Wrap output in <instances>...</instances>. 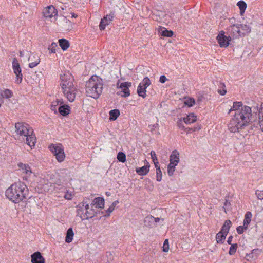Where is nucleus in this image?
Instances as JSON below:
<instances>
[{
  "label": "nucleus",
  "instance_id": "nucleus-18",
  "mask_svg": "<svg viewBox=\"0 0 263 263\" xmlns=\"http://www.w3.org/2000/svg\"><path fill=\"white\" fill-rule=\"evenodd\" d=\"M179 153L177 150H174L170 156V164L171 165H177L179 162Z\"/></svg>",
  "mask_w": 263,
  "mask_h": 263
},
{
  "label": "nucleus",
  "instance_id": "nucleus-16",
  "mask_svg": "<svg viewBox=\"0 0 263 263\" xmlns=\"http://www.w3.org/2000/svg\"><path fill=\"white\" fill-rule=\"evenodd\" d=\"M245 103L249 105L250 108H251V110H252V112L255 115H257L258 114L259 107V103L256 102L255 100L249 99H246Z\"/></svg>",
  "mask_w": 263,
  "mask_h": 263
},
{
  "label": "nucleus",
  "instance_id": "nucleus-32",
  "mask_svg": "<svg viewBox=\"0 0 263 263\" xmlns=\"http://www.w3.org/2000/svg\"><path fill=\"white\" fill-rule=\"evenodd\" d=\"M227 235L224 234L220 231L219 232L216 236V239L217 243H223V241L226 239Z\"/></svg>",
  "mask_w": 263,
  "mask_h": 263
},
{
  "label": "nucleus",
  "instance_id": "nucleus-25",
  "mask_svg": "<svg viewBox=\"0 0 263 263\" xmlns=\"http://www.w3.org/2000/svg\"><path fill=\"white\" fill-rule=\"evenodd\" d=\"M247 114L249 115H253L252 110H251V108H250L249 105H243L242 104V107H241L240 112L238 115H246Z\"/></svg>",
  "mask_w": 263,
  "mask_h": 263
},
{
  "label": "nucleus",
  "instance_id": "nucleus-44",
  "mask_svg": "<svg viewBox=\"0 0 263 263\" xmlns=\"http://www.w3.org/2000/svg\"><path fill=\"white\" fill-rule=\"evenodd\" d=\"M176 165H171V164L169 163L167 166V173L169 176H173L174 172L175 170V167Z\"/></svg>",
  "mask_w": 263,
  "mask_h": 263
},
{
  "label": "nucleus",
  "instance_id": "nucleus-33",
  "mask_svg": "<svg viewBox=\"0 0 263 263\" xmlns=\"http://www.w3.org/2000/svg\"><path fill=\"white\" fill-rule=\"evenodd\" d=\"M86 204H89L87 203V201L84 199L81 203H79V204L77 206V212L78 215H82L83 209H85V205Z\"/></svg>",
  "mask_w": 263,
  "mask_h": 263
},
{
  "label": "nucleus",
  "instance_id": "nucleus-50",
  "mask_svg": "<svg viewBox=\"0 0 263 263\" xmlns=\"http://www.w3.org/2000/svg\"><path fill=\"white\" fill-rule=\"evenodd\" d=\"M162 174L160 168H157V170H156L157 180L158 181H160L162 179Z\"/></svg>",
  "mask_w": 263,
  "mask_h": 263
},
{
  "label": "nucleus",
  "instance_id": "nucleus-5",
  "mask_svg": "<svg viewBox=\"0 0 263 263\" xmlns=\"http://www.w3.org/2000/svg\"><path fill=\"white\" fill-rule=\"evenodd\" d=\"M230 121L228 127L232 133L239 132L249 123L257 120V116H234Z\"/></svg>",
  "mask_w": 263,
  "mask_h": 263
},
{
  "label": "nucleus",
  "instance_id": "nucleus-37",
  "mask_svg": "<svg viewBox=\"0 0 263 263\" xmlns=\"http://www.w3.org/2000/svg\"><path fill=\"white\" fill-rule=\"evenodd\" d=\"M183 120L186 124L193 123L196 121L197 116H186L183 118Z\"/></svg>",
  "mask_w": 263,
  "mask_h": 263
},
{
  "label": "nucleus",
  "instance_id": "nucleus-63",
  "mask_svg": "<svg viewBox=\"0 0 263 263\" xmlns=\"http://www.w3.org/2000/svg\"><path fill=\"white\" fill-rule=\"evenodd\" d=\"M119 116H109V120L115 121L117 120Z\"/></svg>",
  "mask_w": 263,
  "mask_h": 263
},
{
  "label": "nucleus",
  "instance_id": "nucleus-21",
  "mask_svg": "<svg viewBox=\"0 0 263 263\" xmlns=\"http://www.w3.org/2000/svg\"><path fill=\"white\" fill-rule=\"evenodd\" d=\"M28 60L30 61V63L29 64V67L31 68L36 66L40 62V59L38 56H30Z\"/></svg>",
  "mask_w": 263,
  "mask_h": 263
},
{
  "label": "nucleus",
  "instance_id": "nucleus-28",
  "mask_svg": "<svg viewBox=\"0 0 263 263\" xmlns=\"http://www.w3.org/2000/svg\"><path fill=\"white\" fill-rule=\"evenodd\" d=\"M0 95L2 99L3 98L9 99L13 96V93L11 90L5 89L1 92Z\"/></svg>",
  "mask_w": 263,
  "mask_h": 263
},
{
  "label": "nucleus",
  "instance_id": "nucleus-23",
  "mask_svg": "<svg viewBox=\"0 0 263 263\" xmlns=\"http://www.w3.org/2000/svg\"><path fill=\"white\" fill-rule=\"evenodd\" d=\"M149 171V165L147 163V164L144 165L141 167H138L136 168V172L140 175H145Z\"/></svg>",
  "mask_w": 263,
  "mask_h": 263
},
{
  "label": "nucleus",
  "instance_id": "nucleus-62",
  "mask_svg": "<svg viewBox=\"0 0 263 263\" xmlns=\"http://www.w3.org/2000/svg\"><path fill=\"white\" fill-rule=\"evenodd\" d=\"M232 239H233V236H230L228 237V240H227V242H228V244L231 245Z\"/></svg>",
  "mask_w": 263,
  "mask_h": 263
},
{
  "label": "nucleus",
  "instance_id": "nucleus-51",
  "mask_svg": "<svg viewBox=\"0 0 263 263\" xmlns=\"http://www.w3.org/2000/svg\"><path fill=\"white\" fill-rule=\"evenodd\" d=\"M255 194L258 199H263V191L257 190L255 192Z\"/></svg>",
  "mask_w": 263,
  "mask_h": 263
},
{
  "label": "nucleus",
  "instance_id": "nucleus-42",
  "mask_svg": "<svg viewBox=\"0 0 263 263\" xmlns=\"http://www.w3.org/2000/svg\"><path fill=\"white\" fill-rule=\"evenodd\" d=\"M184 103L188 107H192L195 104V100L193 98H189L184 101Z\"/></svg>",
  "mask_w": 263,
  "mask_h": 263
},
{
  "label": "nucleus",
  "instance_id": "nucleus-39",
  "mask_svg": "<svg viewBox=\"0 0 263 263\" xmlns=\"http://www.w3.org/2000/svg\"><path fill=\"white\" fill-rule=\"evenodd\" d=\"M239 26L240 27V29L243 31L242 32L245 33V35L251 32V29L249 26L246 24H239Z\"/></svg>",
  "mask_w": 263,
  "mask_h": 263
},
{
  "label": "nucleus",
  "instance_id": "nucleus-12",
  "mask_svg": "<svg viewBox=\"0 0 263 263\" xmlns=\"http://www.w3.org/2000/svg\"><path fill=\"white\" fill-rule=\"evenodd\" d=\"M118 87L121 89V91L118 92V95L121 96L123 97H127L130 96V92L129 88L132 86V83L128 82H125L121 83L119 86V83H117Z\"/></svg>",
  "mask_w": 263,
  "mask_h": 263
},
{
  "label": "nucleus",
  "instance_id": "nucleus-3",
  "mask_svg": "<svg viewBox=\"0 0 263 263\" xmlns=\"http://www.w3.org/2000/svg\"><path fill=\"white\" fill-rule=\"evenodd\" d=\"M61 86L64 95L70 102H73L76 98L77 89L73 83V78L71 74L68 73L60 76Z\"/></svg>",
  "mask_w": 263,
  "mask_h": 263
},
{
  "label": "nucleus",
  "instance_id": "nucleus-2",
  "mask_svg": "<svg viewBox=\"0 0 263 263\" xmlns=\"http://www.w3.org/2000/svg\"><path fill=\"white\" fill-rule=\"evenodd\" d=\"M15 127L17 134L32 149L35 146L36 140L33 129L28 124L23 122L15 123Z\"/></svg>",
  "mask_w": 263,
  "mask_h": 263
},
{
  "label": "nucleus",
  "instance_id": "nucleus-6",
  "mask_svg": "<svg viewBox=\"0 0 263 263\" xmlns=\"http://www.w3.org/2000/svg\"><path fill=\"white\" fill-rule=\"evenodd\" d=\"M49 148L56 156V159L59 162H61L64 160L65 155L63 147L61 144H59L58 145L52 144L49 146Z\"/></svg>",
  "mask_w": 263,
  "mask_h": 263
},
{
  "label": "nucleus",
  "instance_id": "nucleus-57",
  "mask_svg": "<svg viewBox=\"0 0 263 263\" xmlns=\"http://www.w3.org/2000/svg\"><path fill=\"white\" fill-rule=\"evenodd\" d=\"M177 125L179 128L183 129L184 128V126L183 124H182L181 119L179 120V121L177 122Z\"/></svg>",
  "mask_w": 263,
  "mask_h": 263
},
{
  "label": "nucleus",
  "instance_id": "nucleus-27",
  "mask_svg": "<svg viewBox=\"0 0 263 263\" xmlns=\"http://www.w3.org/2000/svg\"><path fill=\"white\" fill-rule=\"evenodd\" d=\"M144 224L146 227H153L155 226V217L150 215L145 217Z\"/></svg>",
  "mask_w": 263,
  "mask_h": 263
},
{
  "label": "nucleus",
  "instance_id": "nucleus-35",
  "mask_svg": "<svg viewBox=\"0 0 263 263\" xmlns=\"http://www.w3.org/2000/svg\"><path fill=\"white\" fill-rule=\"evenodd\" d=\"M261 252V250L259 249H254L252 252L247 254V256L250 258L253 259L254 257H257Z\"/></svg>",
  "mask_w": 263,
  "mask_h": 263
},
{
  "label": "nucleus",
  "instance_id": "nucleus-40",
  "mask_svg": "<svg viewBox=\"0 0 263 263\" xmlns=\"http://www.w3.org/2000/svg\"><path fill=\"white\" fill-rule=\"evenodd\" d=\"M105 19L106 18H103L101 20L99 24V29L101 30H103L105 28V27L109 24L108 21H106Z\"/></svg>",
  "mask_w": 263,
  "mask_h": 263
},
{
  "label": "nucleus",
  "instance_id": "nucleus-31",
  "mask_svg": "<svg viewBox=\"0 0 263 263\" xmlns=\"http://www.w3.org/2000/svg\"><path fill=\"white\" fill-rule=\"evenodd\" d=\"M161 35L165 37H172L173 35V32L172 30H168L165 28H161L159 30Z\"/></svg>",
  "mask_w": 263,
  "mask_h": 263
},
{
  "label": "nucleus",
  "instance_id": "nucleus-26",
  "mask_svg": "<svg viewBox=\"0 0 263 263\" xmlns=\"http://www.w3.org/2000/svg\"><path fill=\"white\" fill-rule=\"evenodd\" d=\"M59 44L63 51L66 50L70 46L69 41L64 38L59 40Z\"/></svg>",
  "mask_w": 263,
  "mask_h": 263
},
{
  "label": "nucleus",
  "instance_id": "nucleus-55",
  "mask_svg": "<svg viewBox=\"0 0 263 263\" xmlns=\"http://www.w3.org/2000/svg\"><path fill=\"white\" fill-rule=\"evenodd\" d=\"M167 80L166 77L164 75H162L160 77L159 82L161 83H164Z\"/></svg>",
  "mask_w": 263,
  "mask_h": 263
},
{
  "label": "nucleus",
  "instance_id": "nucleus-43",
  "mask_svg": "<svg viewBox=\"0 0 263 263\" xmlns=\"http://www.w3.org/2000/svg\"><path fill=\"white\" fill-rule=\"evenodd\" d=\"M237 247H238V245L237 243L231 244V246L230 248V250L229 251V254L230 255H233L235 254V253L236 252Z\"/></svg>",
  "mask_w": 263,
  "mask_h": 263
},
{
  "label": "nucleus",
  "instance_id": "nucleus-9",
  "mask_svg": "<svg viewBox=\"0 0 263 263\" xmlns=\"http://www.w3.org/2000/svg\"><path fill=\"white\" fill-rule=\"evenodd\" d=\"M217 42L220 47H227L230 45V42L232 40L230 36H227L225 35L224 31H221L216 37Z\"/></svg>",
  "mask_w": 263,
  "mask_h": 263
},
{
  "label": "nucleus",
  "instance_id": "nucleus-49",
  "mask_svg": "<svg viewBox=\"0 0 263 263\" xmlns=\"http://www.w3.org/2000/svg\"><path fill=\"white\" fill-rule=\"evenodd\" d=\"M169 250V244H168V240L165 239L163 243V251L164 252H167Z\"/></svg>",
  "mask_w": 263,
  "mask_h": 263
},
{
  "label": "nucleus",
  "instance_id": "nucleus-60",
  "mask_svg": "<svg viewBox=\"0 0 263 263\" xmlns=\"http://www.w3.org/2000/svg\"><path fill=\"white\" fill-rule=\"evenodd\" d=\"M151 157H152V160H156L157 158V156H156V154L155 153V152L153 151H151Z\"/></svg>",
  "mask_w": 263,
  "mask_h": 263
},
{
  "label": "nucleus",
  "instance_id": "nucleus-38",
  "mask_svg": "<svg viewBox=\"0 0 263 263\" xmlns=\"http://www.w3.org/2000/svg\"><path fill=\"white\" fill-rule=\"evenodd\" d=\"M119 203L118 200H116L112 202L111 205L106 210V212L107 213V215H105V216L107 217L110 215V214L114 210L116 206Z\"/></svg>",
  "mask_w": 263,
  "mask_h": 263
},
{
  "label": "nucleus",
  "instance_id": "nucleus-56",
  "mask_svg": "<svg viewBox=\"0 0 263 263\" xmlns=\"http://www.w3.org/2000/svg\"><path fill=\"white\" fill-rule=\"evenodd\" d=\"M259 124L261 130L263 131V116H258Z\"/></svg>",
  "mask_w": 263,
  "mask_h": 263
},
{
  "label": "nucleus",
  "instance_id": "nucleus-20",
  "mask_svg": "<svg viewBox=\"0 0 263 263\" xmlns=\"http://www.w3.org/2000/svg\"><path fill=\"white\" fill-rule=\"evenodd\" d=\"M58 112L60 115H68L70 113V107L63 103L58 107Z\"/></svg>",
  "mask_w": 263,
  "mask_h": 263
},
{
  "label": "nucleus",
  "instance_id": "nucleus-47",
  "mask_svg": "<svg viewBox=\"0 0 263 263\" xmlns=\"http://www.w3.org/2000/svg\"><path fill=\"white\" fill-rule=\"evenodd\" d=\"M115 12H111L109 14L106 15L103 18H106L105 20L110 23L115 17Z\"/></svg>",
  "mask_w": 263,
  "mask_h": 263
},
{
  "label": "nucleus",
  "instance_id": "nucleus-54",
  "mask_svg": "<svg viewBox=\"0 0 263 263\" xmlns=\"http://www.w3.org/2000/svg\"><path fill=\"white\" fill-rule=\"evenodd\" d=\"M54 103L55 102H52L51 105H50V109L53 112L54 114H57L58 112V107L55 106Z\"/></svg>",
  "mask_w": 263,
  "mask_h": 263
},
{
  "label": "nucleus",
  "instance_id": "nucleus-4",
  "mask_svg": "<svg viewBox=\"0 0 263 263\" xmlns=\"http://www.w3.org/2000/svg\"><path fill=\"white\" fill-rule=\"evenodd\" d=\"M103 81L99 77L93 75L86 83V93L87 96L94 99H97L101 94L103 90Z\"/></svg>",
  "mask_w": 263,
  "mask_h": 263
},
{
  "label": "nucleus",
  "instance_id": "nucleus-30",
  "mask_svg": "<svg viewBox=\"0 0 263 263\" xmlns=\"http://www.w3.org/2000/svg\"><path fill=\"white\" fill-rule=\"evenodd\" d=\"M242 102H234L233 105L232 107H231L228 112V114H230L232 110L234 111H240L241 107H242Z\"/></svg>",
  "mask_w": 263,
  "mask_h": 263
},
{
  "label": "nucleus",
  "instance_id": "nucleus-46",
  "mask_svg": "<svg viewBox=\"0 0 263 263\" xmlns=\"http://www.w3.org/2000/svg\"><path fill=\"white\" fill-rule=\"evenodd\" d=\"M58 46L57 43L53 42L51 43V44L48 47V50L50 51L51 53H55L56 52V48H57Z\"/></svg>",
  "mask_w": 263,
  "mask_h": 263
},
{
  "label": "nucleus",
  "instance_id": "nucleus-59",
  "mask_svg": "<svg viewBox=\"0 0 263 263\" xmlns=\"http://www.w3.org/2000/svg\"><path fill=\"white\" fill-rule=\"evenodd\" d=\"M260 114L263 115V102L261 103V104L260 105V107H259V109L258 115H260Z\"/></svg>",
  "mask_w": 263,
  "mask_h": 263
},
{
  "label": "nucleus",
  "instance_id": "nucleus-10",
  "mask_svg": "<svg viewBox=\"0 0 263 263\" xmlns=\"http://www.w3.org/2000/svg\"><path fill=\"white\" fill-rule=\"evenodd\" d=\"M57 24L63 30L66 31L71 30L73 28L72 22L63 16L59 19Z\"/></svg>",
  "mask_w": 263,
  "mask_h": 263
},
{
  "label": "nucleus",
  "instance_id": "nucleus-36",
  "mask_svg": "<svg viewBox=\"0 0 263 263\" xmlns=\"http://www.w3.org/2000/svg\"><path fill=\"white\" fill-rule=\"evenodd\" d=\"M252 213L251 212H247L245 215V219L243 220V224L245 226L248 227V225L250 224L251 217H252Z\"/></svg>",
  "mask_w": 263,
  "mask_h": 263
},
{
  "label": "nucleus",
  "instance_id": "nucleus-17",
  "mask_svg": "<svg viewBox=\"0 0 263 263\" xmlns=\"http://www.w3.org/2000/svg\"><path fill=\"white\" fill-rule=\"evenodd\" d=\"M32 263H45V259L40 252H36L31 256Z\"/></svg>",
  "mask_w": 263,
  "mask_h": 263
},
{
  "label": "nucleus",
  "instance_id": "nucleus-15",
  "mask_svg": "<svg viewBox=\"0 0 263 263\" xmlns=\"http://www.w3.org/2000/svg\"><path fill=\"white\" fill-rule=\"evenodd\" d=\"M43 13L44 16L46 18H51L58 15L57 9L52 5L49 6L45 8Z\"/></svg>",
  "mask_w": 263,
  "mask_h": 263
},
{
  "label": "nucleus",
  "instance_id": "nucleus-1",
  "mask_svg": "<svg viewBox=\"0 0 263 263\" xmlns=\"http://www.w3.org/2000/svg\"><path fill=\"white\" fill-rule=\"evenodd\" d=\"M5 195L15 203L25 201L30 198L28 189L24 182L21 181L12 184L8 188L5 192Z\"/></svg>",
  "mask_w": 263,
  "mask_h": 263
},
{
  "label": "nucleus",
  "instance_id": "nucleus-58",
  "mask_svg": "<svg viewBox=\"0 0 263 263\" xmlns=\"http://www.w3.org/2000/svg\"><path fill=\"white\" fill-rule=\"evenodd\" d=\"M54 102H55V103H54L55 106H57L58 107L63 103V101L62 100L58 99H57V100L56 101H54Z\"/></svg>",
  "mask_w": 263,
  "mask_h": 263
},
{
  "label": "nucleus",
  "instance_id": "nucleus-14",
  "mask_svg": "<svg viewBox=\"0 0 263 263\" xmlns=\"http://www.w3.org/2000/svg\"><path fill=\"white\" fill-rule=\"evenodd\" d=\"M18 166L20 168V170H21L22 173L25 175L23 177V179L27 180L28 177H29L32 174V172L30 166L28 164L20 162L18 164Z\"/></svg>",
  "mask_w": 263,
  "mask_h": 263
},
{
  "label": "nucleus",
  "instance_id": "nucleus-13",
  "mask_svg": "<svg viewBox=\"0 0 263 263\" xmlns=\"http://www.w3.org/2000/svg\"><path fill=\"white\" fill-rule=\"evenodd\" d=\"M85 213L80 216L82 220L92 218L97 214V211L93 209V208H92L90 205L89 206V204H86L85 205Z\"/></svg>",
  "mask_w": 263,
  "mask_h": 263
},
{
  "label": "nucleus",
  "instance_id": "nucleus-53",
  "mask_svg": "<svg viewBox=\"0 0 263 263\" xmlns=\"http://www.w3.org/2000/svg\"><path fill=\"white\" fill-rule=\"evenodd\" d=\"M120 111L118 109H114L109 111V115H120Z\"/></svg>",
  "mask_w": 263,
  "mask_h": 263
},
{
  "label": "nucleus",
  "instance_id": "nucleus-45",
  "mask_svg": "<svg viewBox=\"0 0 263 263\" xmlns=\"http://www.w3.org/2000/svg\"><path fill=\"white\" fill-rule=\"evenodd\" d=\"M219 84H220V86L222 88V90L219 89L218 90V92L220 95L223 96L227 93L226 86L223 83L220 82Z\"/></svg>",
  "mask_w": 263,
  "mask_h": 263
},
{
  "label": "nucleus",
  "instance_id": "nucleus-29",
  "mask_svg": "<svg viewBox=\"0 0 263 263\" xmlns=\"http://www.w3.org/2000/svg\"><path fill=\"white\" fill-rule=\"evenodd\" d=\"M74 233L72 228H69L66 232V236L65 237V241L67 243H70L73 239Z\"/></svg>",
  "mask_w": 263,
  "mask_h": 263
},
{
  "label": "nucleus",
  "instance_id": "nucleus-61",
  "mask_svg": "<svg viewBox=\"0 0 263 263\" xmlns=\"http://www.w3.org/2000/svg\"><path fill=\"white\" fill-rule=\"evenodd\" d=\"M229 197L226 196L225 197V202L224 203V206H227L228 204H230V202L229 201Z\"/></svg>",
  "mask_w": 263,
  "mask_h": 263
},
{
  "label": "nucleus",
  "instance_id": "nucleus-19",
  "mask_svg": "<svg viewBox=\"0 0 263 263\" xmlns=\"http://www.w3.org/2000/svg\"><path fill=\"white\" fill-rule=\"evenodd\" d=\"M91 208L95 206L96 208H103L104 206V200L102 197L95 198L90 204Z\"/></svg>",
  "mask_w": 263,
  "mask_h": 263
},
{
  "label": "nucleus",
  "instance_id": "nucleus-64",
  "mask_svg": "<svg viewBox=\"0 0 263 263\" xmlns=\"http://www.w3.org/2000/svg\"><path fill=\"white\" fill-rule=\"evenodd\" d=\"M203 98V97L202 96H199L198 97V99L197 100V102L198 104H200V102L202 101Z\"/></svg>",
  "mask_w": 263,
  "mask_h": 263
},
{
  "label": "nucleus",
  "instance_id": "nucleus-7",
  "mask_svg": "<svg viewBox=\"0 0 263 263\" xmlns=\"http://www.w3.org/2000/svg\"><path fill=\"white\" fill-rule=\"evenodd\" d=\"M227 33L233 38H238L245 36V33L241 32L239 24H233L227 29Z\"/></svg>",
  "mask_w": 263,
  "mask_h": 263
},
{
  "label": "nucleus",
  "instance_id": "nucleus-52",
  "mask_svg": "<svg viewBox=\"0 0 263 263\" xmlns=\"http://www.w3.org/2000/svg\"><path fill=\"white\" fill-rule=\"evenodd\" d=\"M64 197L67 200H71L73 197V194L71 192H68V191L65 193Z\"/></svg>",
  "mask_w": 263,
  "mask_h": 263
},
{
  "label": "nucleus",
  "instance_id": "nucleus-48",
  "mask_svg": "<svg viewBox=\"0 0 263 263\" xmlns=\"http://www.w3.org/2000/svg\"><path fill=\"white\" fill-rule=\"evenodd\" d=\"M247 229H248V227L243 225V226H240L238 227L236 229V230H237V232L239 234H242L243 233L244 230H246Z\"/></svg>",
  "mask_w": 263,
  "mask_h": 263
},
{
  "label": "nucleus",
  "instance_id": "nucleus-34",
  "mask_svg": "<svg viewBox=\"0 0 263 263\" xmlns=\"http://www.w3.org/2000/svg\"><path fill=\"white\" fill-rule=\"evenodd\" d=\"M237 5L239 7L240 9V15H242L246 9L247 8V4L243 1H239Z\"/></svg>",
  "mask_w": 263,
  "mask_h": 263
},
{
  "label": "nucleus",
  "instance_id": "nucleus-41",
  "mask_svg": "<svg viewBox=\"0 0 263 263\" xmlns=\"http://www.w3.org/2000/svg\"><path fill=\"white\" fill-rule=\"evenodd\" d=\"M117 158L119 161L122 163L125 162L126 160V155L125 154V153L122 152H120L119 153H118Z\"/></svg>",
  "mask_w": 263,
  "mask_h": 263
},
{
  "label": "nucleus",
  "instance_id": "nucleus-11",
  "mask_svg": "<svg viewBox=\"0 0 263 263\" xmlns=\"http://www.w3.org/2000/svg\"><path fill=\"white\" fill-rule=\"evenodd\" d=\"M12 69L16 76V83L20 84L22 81L23 75L20 64L16 58L12 61Z\"/></svg>",
  "mask_w": 263,
  "mask_h": 263
},
{
  "label": "nucleus",
  "instance_id": "nucleus-22",
  "mask_svg": "<svg viewBox=\"0 0 263 263\" xmlns=\"http://www.w3.org/2000/svg\"><path fill=\"white\" fill-rule=\"evenodd\" d=\"M100 263H110L114 260V256L110 252H107L105 256H102Z\"/></svg>",
  "mask_w": 263,
  "mask_h": 263
},
{
  "label": "nucleus",
  "instance_id": "nucleus-24",
  "mask_svg": "<svg viewBox=\"0 0 263 263\" xmlns=\"http://www.w3.org/2000/svg\"><path fill=\"white\" fill-rule=\"evenodd\" d=\"M231 225L232 222L231 220H226L220 231L227 235Z\"/></svg>",
  "mask_w": 263,
  "mask_h": 263
},
{
  "label": "nucleus",
  "instance_id": "nucleus-8",
  "mask_svg": "<svg viewBox=\"0 0 263 263\" xmlns=\"http://www.w3.org/2000/svg\"><path fill=\"white\" fill-rule=\"evenodd\" d=\"M150 79L147 77H145L142 81L139 84L137 88V93L140 96L142 97L143 98H145L146 97V89L151 84Z\"/></svg>",
  "mask_w": 263,
  "mask_h": 263
}]
</instances>
